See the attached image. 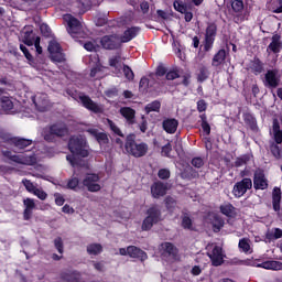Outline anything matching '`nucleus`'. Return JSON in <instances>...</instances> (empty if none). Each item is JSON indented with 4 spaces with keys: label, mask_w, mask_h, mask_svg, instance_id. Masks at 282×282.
<instances>
[{
    "label": "nucleus",
    "mask_w": 282,
    "mask_h": 282,
    "mask_svg": "<svg viewBox=\"0 0 282 282\" xmlns=\"http://www.w3.org/2000/svg\"><path fill=\"white\" fill-rule=\"evenodd\" d=\"M165 206L167 210H170V213H173V210H175V208L177 207V202H175L173 197H166Z\"/></svg>",
    "instance_id": "de8ad7c7"
},
{
    "label": "nucleus",
    "mask_w": 282,
    "mask_h": 282,
    "mask_svg": "<svg viewBox=\"0 0 282 282\" xmlns=\"http://www.w3.org/2000/svg\"><path fill=\"white\" fill-rule=\"evenodd\" d=\"M162 221V210L156 205L151 206L147 210V217L142 223V230H151L155 224H160Z\"/></svg>",
    "instance_id": "7ed1b4c3"
},
{
    "label": "nucleus",
    "mask_w": 282,
    "mask_h": 282,
    "mask_svg": "<svg viewBox=\"0 0 282 282\" xmlns=\"http://www.w3.org/2000/svg\"><path fill=\"white\" fill-rule=\"evenodd\" d=\"M169 191V185L162 182H155L151 185V195L154 199H160V197H164L166 192Z\"/></svg>",
    "instance_id": "4468645a"
},
{
    "label": "nucleus",
    "mask_w": 282,
    "mask_h": 282,
    "mask_svg": "<svg viewBox=\"0 0 282 282\" xmlns=\"http://www.w3.org/2000/svg\"><path fill=\"white\" fill-rule=\"evenodd\" d=\"M248 162H250V156L248 155L238 158L236 160V166H243V164H248Z\"/></svg>",
    "instance_id": "13d9d810"
},
{
    "label": "nucleus",
    "mask_w": 282,
    "mask_h": 282,
    "mask_svg": "<svg viewBox=\"0 0 282 282\" xmlns=\"http://www.w3.org/2000/svg\"><path fill=\"white\" fill-rule=\"evenodd\" d=\"M238 246L242 252H250V241L248 239H241Z\"/></svg>",
    "instance_id": "8fccbe9b"
},
{
    "label": "nucleus",
    "mask_w": 282,
    "mask_h": 282,
    "mask_svg": "<svg viewBox=\"0 0 282 282\" xmlns=\"http://www.w3.org/2000/svg\"><path fill=\"white\" fill-rule=\"evenodd\" d=\"M265 236L267 239H269L270 241H272L273 239H281L282 230L281 228H273L271 230H268Z\"/></svg>",
    "instance_id": "e433bc0d"
},
{
    "label": "nucleus",
    "mask_w": 282,
    "mask_h": 282,
    "mask_svg": "<svg viewBox=\"0 0 282 282\" xmlns=\"http://www.w3.org/2000/svg\"><path fill=\"white\" fill-rule=\"evenodd\" d=\"M215 36H217V25L212 23L206 29L205 45H204L205 52H210V50H213V44L215 43Z\"/></svg>",
    "instance_id": "9d476101"
},
{
    "label": "nucleus",
    "mask_w": 282,
    "mask_h": 282,
    "mask_svg": "<svg viewBox=\"0 0 282 282\" xmlns=\"http://www.w3.org/2000/svg\"><path fill=\"white\" fill-rule=\"evenodd\" d=\"M175 78H180V74H177V72L171 70L166 74L167 80H175Z\"/></svg>",
    "instance_id": "774afa93"
},
{
    "label": "nucleus",
    "mask_w": 282,
    "mask_h": 282,
    "mask_svg": "<svg viewBox=\"0 0 282 282\" xmlns=\"http://www.w3.org/2000/svg\"><path fill=\"white\" fill-rule=\"evenodd\" d=\"M171 151H173V147L171 145V143H167L162 148V155H164L165 158H170Z\"/></svg>",
    "instance_id": "bf43d9fd"
},
{
    "label": "nucleus",
    "mask_w": 282,
    "mask_h": 282,
    "mask_svg": "<svg viewBox=\"0 0 282 282\" xmlns=\"http://www.w3.org/2000/svg\"><path fill=\"white\" fill-rule=\"evenodd\" d=\"M79 184H80V178H78V176H73L68 181L67 187L70 188V191H76L78 188Z\"/></svg>",
    "instance_id": "49530a36"
},
{
    "label": "nucleus",
    "mask_w": 282,
    "mask_h": 282,
    "mask_svg": "<svg viewBox=\"0 0 282 282\" xmlns=\"http://www.w3.org/2000/svg\"><path fill=\"white\" fill-rule=\"evenodd\" d=\"M20 50L21 52H23L25 58L29 61V64L31 65V67H36V64L34 63V57L32 56V54H30V51H28V47H25V45L20 44Z\"/></svg>",
    "instance_id": "79ce46f5"
},
{
    "label": "nucleus",
    "mask_w": 282,
    "mask_h": 282,
    "mask_svg": "<svg viewBox=\"0 0 282 282\" xmlns=\"http://www.w3.org/2000/svg\"><path fill=\"white\" fill-rule=\"evenodd\" d=\"M260 268H263L264 270H282V262L275 261V260H269V261L262 262L260 264Z\"/></svg>",
    "instance_id": "c756f323"
},
{
    "label": "nucleus",
    "mask_w": 282,
    "mask_h": 282,
    "mask_svg": "<svg viewBox=\"0 0 282 282\" xmlns=\"http://www.w3.org/2000/svg\"><path fill=\"white\" fill-rule=\"evenodd\" d=\"M106 124L109 126V129L115 133V135H119L120 138H123L124 134H122V130L113 122L111 119H106Z\"/></svg>",
    "instance_id": "c9c22d12"
},
{
    "label": "nucleus",
    "mask_w": 282,
    "mask_h": 282,
    "mask_svg": "<svg viewBox=\"0 0 282 282\" xmlns=\"http://www.w3.org/2000/svg\"><path fill=\"white\" fill-rule=\"evenodd\" d=\"M121 43L122 42L118 35H106L100 40V44L104 50H118Z\"/></svg>",
    "instance_id": "9b49d317"
},
{
    "label": "nucleus",
    "mask_w": 282,
    "mask_h": 282,
    "mask_svg": "<svg viewBox=\"0 0 282 282\" xmlns=\"http://www.w3.org/2000/svg\"><path fill=\"white\" fill-rule=\"evenodd\" d=\"M22 184L25 187V189L28 191V193H34L36 191L34 183H32L30 180H23Z\"/></svg>",
    "instance_id": "603ef678"
},
{
    "label": "nucleus",
    "mask_w": 282,
    "mask_h": 282,
    "mask_svg": "<svg viewBox=\"0 0 282 282\" xmlns=\"http://www.w3.org/2000/svg\"><path fill=\"white\" fill-rule=\"evenodd\" d=\"M207 254L212 261V264L216 268L224 263V257H226L224 254V250L219 246H215L213 250L209 251Z\"/></svg>",
    "instance_id": "ddd939ff"
},
{
    "label": "nucleus",
    "mask_w": 282,
    "mask_h": 282,
    "mask_svg": "<svg viewBox=\"0 0 282 282\" xmlns=\"http://www.w3.org/2000/svg\"><path fill=\"white\" fill-rule=\"evenodd\" d=\"M192 165H194L195 169H202L204 166V159H202V158H194L192 160Z\"/></svg>",
    "instance_id": "052dcab7"
},
{
    "label": "nucleus",
    "mask_w": 282,
    "mask_h": 282,
    "mask_svg": "<svg viewBox=\"0 0 282 282\" xmlns=\"http://www.w3.org/2000/svg\"><path fill=\"white\" fill-rule=\"evenodd\" d=\"M51 131L55 133L56 138H63V135H67V127L62 123L51 126Z\"/></svg>",
    "instance_id": "7c9ffc66"
},
{
    "label": "nucleus",
    "mask_w": 282,
    "mask_h": 282,
    "mask_svg": "<svg viewBox=\"0 0 282 282\" xmlns=\"http://www.w3.org/2000/svg\"><path fill=\"white\" fill-rule=\"evenodd\" d=\"M131 23V17H122L118 20V25L122 28L123 25H129Z\"/></svg>",
    "instance_id": "680f3d73"
},
{
    "label": "nucleus",
    "mask_w": 282,
    "mask_h": 282,
    "mask_svg": "<svg viewBox=\"0 0 282 282\" xmlns=\"http://www.w3.org/2000/svg\"><path fill=\"white\" fill-rule=\"evenodd\" d=\"M24 204V213L23 217L25 221H29V219H32V213L34 208H36V203L34 202V198H25L23 200Z\"/></svg>",
    "instance_id": "aec40b11"
},
{
    "label": "nucleus",
    "mask_w": 282,
    "mask_h": 282,
    "mask_svg": "<svg viewBox=\"0 0 282 282\" xmlns=\"http://www.w3.org/2000/svg\"><path fill=\"white\" fill-rule=\"evenodd\" d=\"M106 96L108 98H116V96H118V88H111L109 90H106Z\"/></svg>",
    "instance_id": "338daca9"
},
{
    "label": "nucleus",
    "mask_w": 282,
    "mask_h": 282,
    "mask_svg": "<svg viewBox=\"0 0 282 282\" xmlns=\"http://www.w3.org/2000/svg\"><path fill=\"white\" fill-rule=\"evenodd\" d=\"M54 246L59 254H63V239L61 237L55 238Z\"/></svg>",
    "instance_id": "4d7b16f0"
},
{
    "label": "nucleus",
    "mask_w": 282,
    "mask_h": 282,
    "mask_svg": "<svg viewBox=\"0 0 282 282\" xmlns=\"http://www.w3.org/2000/svg\"><path fill=\"white\" fill-rule=\"evenodd\" d=\"M33 195H35V197H37L39 199H41L42 202H44V199H47V193H45L43 189L41 188H35V191H33L32 193Z\"/></svg>",
    "instance_id": "864d4df0"
},
{
    "label": "nucleus",
    "mask_w": 282,
    "mask_h": 282,
    "mask_svg": "<svg viewBox=\"0 0 282 282\" xmlns=\"http://www.w3.org/2000/svg\"><path fill=\"white\" fill-rule=\"evenodd\" d=\"M79 100L83 104V106L88 109L89 111H93L94 113H102V108L100 105L94 102L91 98L80 95Z\"/></svg>",
    "instance_id": "2eb2a0df"
},
{
    "label": "nucleus",
    "mask_w": 282,
    "mask_h": 282,
    "mask_svg": "<svg viewBox=\"0 0 282 282\" xmlns=\"http://www.w3.org/2000/svg\"><path fill=\"white\" fill-rule=\"evenodd\" d=\"M126 151L133 158H144V154L149 151V145L147 143H137L135 137L130 134L126 140Z\"/></svg>",
    "instance_id": "f03ea898"
},
{
    "label": "nucleus",
    "mask_w": 282,
    "mask_h": 282,
    "mask_svg": "<svg viewBox=\"0 0 282 282\" xmlns=\"http://www.w3.org/2000/svg\"><path fill=\"white\" fill-rule=\"evenodd\" d=\"M273 132H274L275 144H281L282 143V131H281V127L279 126L278 121L273 122Z\"/></svg>",
    "instance_id": "4c0bfd02"
},
{
    "label": "nucleus",
    "mask_w": 282,
    "mask_h": 282,
    "mask_svg": "<svg viewBox=\"0 0 282 282\" xmlns=\"http://www.w3.org/2000/svg\"><path fill=\"white\" fill-rule=\"evenodd\" d=\"M226 61V50H219L217 54L214 55L212 65L213 67H219V65H224Z\"/></svg>",
    "instance_id": "c85d7f7f"
},
{
    "label": "nucleus",
    "mask_w": 282,
    "mask_h": 282,
    "mask_svg": "<svg viewBox=\"0 0 282 282\" xmlns=\"http://www.w3.org/2000/svg\"><path fill=\"white\" fill-rule=\"evenodd\" d=\"M4 158H8L11 160V162H15L17 164H25L28 166H32L33 164H36V156L30 152L29 154H12L10 151H3L2 152Z\"/></svg>",
    "instance_id": "39448f33"
},
{
    "label": "nucleus",
    "mask_w": 282,
    "mask_h": 282,
    "mask_svg": "<svg viewBox=\"0 0 282 282\" xmlns=\"http://www.w3.org/2000/svg\"><path fill=\"white\" fill-rule=\"evenodd\" d=\"M109 65L110 67L115 68V74H120V70L122 69V56H120V54H117L110 57Z\"/></svg>",
    "instance_id": "a878e982"
},
{
    "label": "nucleus",
    "mask_w": 282,
    "mask_h": 282,
    "mask_svg": "<svg viewBox=\"0 0 282 282\" xmlns=\"http://www.w3.org/2000/svg\"><path fill=\"white\" fill-rule=\"evenodd\" d=\"M48 52L51 54L52 61L55 63H63L65 61V54H63V48H61V44L56 41H51L48 44Z\"/></svg>",
    "instance_id": "6e6552de"
},
{
    "label": "nucleus",
    "mask_w": 282,
    "mask_h": 282,
    "mask_svg": "<svg viewBox=\"0 0 282 282\" xmlns=\"http://www.w3.org/2000/svg\"><path fill=\"white\" fill-rule=\"evenodd\" d=\"M91 78H102V75H100V67H95L90 70Z\"/></svg>",
    "instance_id": "e2e57ef3"
},
{
    "label": "nucleus",
    "mask_w": 282,
    "mask_h": 282,
    "mask_svg": "<svg viewBox=\"0 0 282 282\" xmlns=\"http://www.w3.org/2000/svg\"><path fill=\"white\" fill-rule=\"evenodd\" d=\"M63 19L67 23L68 33L73 39L85 36V26H83V23L78 21V19L74 18L72 14H65Z\"/></svg>",
    "instance_id": "20e7f679"
},
{
    "label": "nucleus",
    "mask_w": 282,
    "mask_h": 282,
    "mask_svg": "<svg viewBox=\"0 0 282 282\" xmlns=\"http://www.w3.org/2000/svg\"><path fill=\"white\" fill-rule=\"evenodd\" d=\"M86 131L87 133H89V135H91L93 138H96L98 142H107V134L100 132L98 129L88 128Z\"/></svg>",
    "instance_id": "2f4dec72"
},
{
    "label": "nucleus",
    "mask_w": 282,
    "mask_h": 282,
    "mask_svg": "<svg viewBox=\"0 0 282 282\" xmlns=\"http://www.w3.org/2000/svg\"><path fill=\"white\" fill-rule=\"evenodd\" d=\"M158 176L160 180H169V177H171V171L162 169L159 171Z\"/></svg>",
    "instance_id": "6e6d98bb"
},
{
    "label": "nucleus",
    "mask_w": 282,
    "mask_h": 282,
    "mask_svg": "<svg viewBox=\"0 0 282 282\" xmlns=\"http://www.w3.org/2000/svg\"><path fill=\"white\" fill-rule=\"evenodd\" d=\"M252 188V180L243 178L242 181L235 184L232 194L235 197H243L248 191Z\"/></svg>",
    "instance_id": "1a4fd4ad"
},
{
    "label": "nucleus",
    "mask_w": 282,
    "mask_h": 282,
    "mask_svg": "<svg viewBox=\"0 0 282 282\" xmlns=\"http://www.w3.org/2000/svg\"><path fill=\"white\" fill-rule=\"evenodd\" d=\"M273 210L279 213L281 210V188L274 187L272 193Z\"/></svg>",
    "instance_id": "5701e85b"
},
{
    "label": "nucleus",
    "mask_w": 282,
    "mask_h": 282,
    "mask_svg": "<svg viewBox=\"0 0 282 282\" xmlns=\"http://www.w3.org/2000/svg\"><path fill=\"white\" fill-rule=\"evenodd\" d=\"M220 213L226 217H237V208L230 203L220 205Z\"/></svg>",
    "instance_id": "393cba45"
},
{
    "label": "nucleus",
    "mask_w": 282,
    "mask_h": 282,
    "mask_svg": "<svg viewBox=\"0 0 282 282\" xmlns=\"http://www.w3.org/2000/svg\"><path fill=\"white\" fill-rule=\"evenodd\" d=\"M160 107H162L160 101H158V100L152 101L151 104H148L145 106V112L151 113V111H160Z\"/></svg>",
    "instance_id": "a18cd8bd"
},
{
    "label": "nucleus",
    "mask_w": 282,
    "mask_h": 282,
    "mask_svg": "<svg viewBox=\"0 0 282 282\" xmlns=\"http://www.w3.org/2000/svg\"><path fill=\"white\" fill-rule=\"evenodd\" d=\"M43 138L46 142H56V134L52 131L51 127L44 129Z\"/></svg>",
    "instance_id": "ea45409f"
},
{
    "label": "nucleus",
    "mask_w": 282,
    "mask_h": 282,
    "mask_svg": "<svg viewBox=\"0 0 282 282\" xmlns=\"http://www.w3.org/2000/svg\"><path fill=\"white\" fill-rule=\"evenodd\" d=\"M251 72L256 74V76H259V74L263 73V62L259 58H254L251 63Z\"/></svg>",
    "instance_id": "473e14b6"
},
{
    "label": "nucleus",
    "mask_w": 282,
    "mask_h": 282,
    "mask_svg": "<svg viewBox=\"0 0 282 282\" xmlns=\"http://www.w3.org/2000/svg\"><path fill=\"white\" fill-rule=\"evenodd\" d=\"M279 144L280 143H275V142L270 143V151L273 158H275V160H281L282 158V149Z\"/></svg>",
    "instance_id": "72a5a7b5"
},
{
    "label": "nucleus",
    "mask_w": 282,
    "mask_h": 282,
    "mask_svg": "<svg viewBox=\"0 0 282 282\" xmlns=\"http://www.w3.org/2000/svg\"><path fill=\"white\" fill-rule=\"evenodd\" d=\"M231 8L234 12H236L237 14H240V12H243V8H245L243 0H232Z\"/></svg>",
    "instance_id": "37998d69"
},
{
    "label": "nucleus",
    "mask_w": 282,
    "mask_h": 282,
    "mask_svg": "<svg viewBox=\"0 0 282 282\" xmlns=\"http://www.w3.org/2000/svg\"><path fill=\"white\" fill-rule=\"evenodd\" d=\"M61 279L62 281H65V282H78L80 281V273L76 271H64L61 274Z\"/></svg>",
    "instance_id": "b1692460"
},
{
    "label": "nucleus",
    "mask_w": 282,
    "mask_h": 282,
    "mask_svg": "<svg viewBox=\"0 0 282 282\" xmlns=\"http://www.w3.org/2000/svg\"><path fill=\"white\" fill-rule=\"evenodd\" d=\"M282 50V42H281V35L275 34L271 37V43L267 47V52L270 54L272 52L273 54H279Z\"/></svg>",
    "instance_id": "a211bd4d"
},
{
    "label": "nucleus",
    "mask_w": 282,
    "mask_h": 282,
    "mask_svg": "<svg viewBox=\"0 0 282 282\" xmlns=\"http://www.w3.org/2000/svg\"><path fill=\"white\" fill-rule=\"evenodd\" d=\"M138 34H140V28L138 26H131L128 28L122 36H120V41L121 43H129V41H133V39H135V36H138Z\"/></svg>",
    "instance_id": "6ab92c4d"
},
{
    "label": "nucleus",
    "mask_w": 282,
    "mask_h": 282,
    "mask_svg": "<svg viewBox=\"0 0 282 282\" xmlns=\"http://www.w3.org/2000/svg\"><path fill=\"white\" fill-rule=\"evenodd\" d=\"M263 85L269 89H276V87L281 85V73L279 72V69L273 68L267 70V73L264 74Z\"/></svg>",
    "instance_id": "423d86ee"
},
{
    "label": "nucleus",
    "mask_w": 282,
    "mask_h": 282,
    "mask_svg": "<svg viewBox=\"0 0 282 282\" xmlns=\"http://www.w3.org/2000/svg\"><path fill=\"white\" fill-rule=\"evenodd\" d=\"M161 250H163V252H165V254H172L173 257H175V254L177 253V249L171 242L162 243Z\"/></svg>",
    "instance_id": "f704fd0d"
},
{
    "label": "nucleus",
    "mask_w": 282,
    "mask_h": 282,
    "mask_svg": "<svg viewBox=\"0 0 282 282\" xmlns=\"http://www.w3.org/2000/svg\"><path fill=\"white\" fill-rule=\"evenodd\" d=\"M36 110L37 111H47L50 109V100L47 99V94L45 93H37L35 96L32 98Z\"/></svg>",
    "instance_id": "f8f14e48"
},
{
    "label": "nucleus",
    "mask_w": 282,
    "mask_h": 282,
    "mask_svg": "<svg viewBox=\"0 0 282 282\" xmlns=\"http://www.w3.org/2000/svg\"><path fill=\"white\" fill-rule=\"evenodd\" d=\"M163 129L166 133H175L177 131V127H180V121L176 119H165L163 120Z\"/></svg>",
    "instance_id": "4be33fe9"
},
{
    "label": "nucleus",
    "mask_w": 282,
    "mask_h": 282,
    "mask_svg": "<svg viewBox=\"0 0 282 282\" xmlns=\"http://www.w3.org/2000/svg\"><path fill=\"white\" fill-rule=\"evenodd\" d=\"M40 30H41L42 34H44V36H50V32H52V30L50 29V26L47 24H41Z\"/></svg>",
    "instance_id": "0e129e2a"
},
{
    "label": "nucleus",
    "mask_w": 282,
    "mask_h": 282,
    "mask_svg": "<svg viewBox=\"0 0 282 282\" xmlns=\"http://www.w3.org/2000/svg\"><path fill=\"white\" fill-rule=\"evenodd\" d=\"M122 72L127 80H133L135 75L133 74V70L131 69V67H129L128 65H123Z\"/></svg>",
    "instance_id": "09e8293b"
},
{
    "label": "nucleus",
    "mask_w": 282,
    "mask_h": 282,
    "mask_svg": "<svg viewBox=\"0 0 282 282\" xmlns=\"http://www.w3.org/2000/svg\"><path fill=\"white\" fill-rule=\"evenodd\" d=\"M100 176L98 174H87L82 184L89 193H98L102 186H100Z\"/></svg>",
    "instance_id": "0eeeda50"
},
{
    "label": "nucleus",
    "mask_w": 282,
    "mask_h": 282,
    "mask_svg": "<svg viewBox=\"0 0 282 282\" xmlns=\"http://www.w3.org/2000/svg\"><path fill=\"white\" fill-rule=\"evenodd\" d=\"M7 142L9 144H12L13 147H15V149H19V150L25 149L32 144V140L22 139L19 137L8 138Z\"/></svg>",
    "instance_id": "f3484780"
},
{
    "label": "nucleus",
    "mask_w": 282,
    "mask_h": 282,
    "mask_svg": "<svg viewBox=\"0 0 282 282\" xmlns=\"http://www.w3.org/2000/svg\"><path fill=\"white\" fill-rule=\"evenodd\" d=\"M35 41L36 40H34V33L32 30L24 29V31H22V42L24 45L32 47Z\"/></svg>",
    "instance_id": "cd10ccee"
},
{
    "label": "nucleus",
    "mask_w": 282,
    "mask_h": 282,
    "mask_svg": "<svg viewBox=\"0 0 282 282\" xmlns=\"http://www.w3.org/2000/svg\"><path fill=\"white\" fill-rule=\"evenodd\" d=\"M253 186L258 191H265L268 188V178H265V174L261 171H257L254 173Z\"/></svg>",
    "instance_id": "dca6fc26"
},
{
    "label": "nucleus",
    "mask_w": 282,
    "mask_h": 282,
    "mask_svg": "<svg viewBox=\"0 0 282 282\" xmlns=\"http://www.w3.org/2000/svg\"><path fill=\"white\" fill-rule=\"evenodd\" d=\"M173 6L174 10H176V12H181V14H184V12H186V6H184V2H182L181 0H175Z\"/></svg>",
    "instance_id": "3c124183"
},
{
    "label": "nucleus",
    "mask_w": 282,
    "mask_h": 282,
    "mask_svg": "<svg viewBox=\"0 0 282 282\" xmlns=\"http://www.w3.org/2000/svg\"><path fill=\"white\" fill-rule=\"evenodd\" d=\"M128 254L132 259H140L141 261H147L148 259L147 252L142 251L140 248L135 246L128 247Z\"/></svg>",
    "instance_id": "412c9836"
},
{
    "label": "nucleus",
    "mask_w": 282,
    "mask_h": 282,
    "mask_svg": "<svg viewBox=\"0 0 282 282\" xmlns=\"http://www.w3.org/2000/svg\"><path fill=\"white\" fill-rule=\"evenodd\" d=\"M68 149L72 155H67L66 160L70 166H76V155H79V158H87L89 155V145H87V140L83 135L72 137L68 142Z\"/></svg>",
    "instance_id": "f257e3e1"
},
{
    "label": "nucleus",
    "mask_w": 282,
    "mask_h": 282,
    "mask_svg": "<svg viewBox=\"0 0 282 282\" xmlns=\"http://www.w3.org/2000/svg\"><path fill=\"white\" fill-rule=\"evenodd\" d=\"M1 107L4 109V111H11V109L14 108V104L10 99H3Z\"/></svg>",
    "instance_id": "5fc2aeb1"
},
{
    "label": "nucleus",
    "mask_w": 282,
    "mask_h": 282,
    "mask_svg": "<svg viewBox=\"0 0 282 282\" xmlns=\"http://www.w3.org/2000/svg\"><path fill=\"white\" fill-rule=\"evenodd\" d=\"M208 78V72H206V68H202L199 74H198V80L204 83Z\"/></svg>",
    "instance_id": "69168bd1"
},
{
    "label": "nucleus",
    "mask_w": 282,
    "mask_h": 282,
    "mask_svg": "<svg viewBox=\"0 0 282 282\" xmlns=\"http://www.w3.org/2000/svg\"><path fill=\"white\" fill-rule=\"evenodd\" d=\"M88 254H100L102 252V246L100 243H91L87 247Z\"/></svg>",
    "instance_id": "a19ab883"
},
{
    "label": "nucleus",
    "mask_w": 282,
    "mask_h": 282,
    "mask_svg": "<svg viewBox=\"0 0 282 282\" xmlns=\"http://www.w3.org/2000/svg\"><path fill=\"white\" fill-rule=\"evenodd\" d=\"M213 226L214 232H219L224 228V219L219 216H214Z\"/></svg>",
    "instance_id": "c03bdc74"
},
{
    "label": "nucleus",
    "mask_w": 282,
    "mask_h": 282,
    "mask_svg": "<svg viewBox=\"0 0 282 282\" xmlns=\"http://www.w3.org/2000/svg\"><path fill=\"white\" fill-rule=\"evenodd\" d=\"M182 228L185 230H193V219H191V216L188 214H184L182 216V223H181Z\"/></svg>",
    "instance_id": "58836bf2"
},
{
    "label": "nucleus",
    "mask_w": 282,
    "mask_h": 282,
    "mask_svg": "<svg viewBox=\"0 0 282 282\" xmlns=\"http://www.w3.org/2000/svg\"><path fill=\"white\" fill-rule=\"evenodd\" d=\"M120 113L123 116V118H126L129 124H133L135 120V110L129 107H123L120 109Z\"/></svg>",
    "instance_id": "bb28decb"
}]
</instances>
